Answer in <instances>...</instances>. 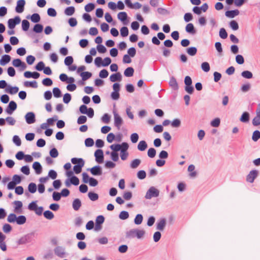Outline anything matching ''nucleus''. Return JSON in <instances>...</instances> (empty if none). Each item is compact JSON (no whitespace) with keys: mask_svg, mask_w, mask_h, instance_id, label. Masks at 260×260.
Listing matches in <instances>:
<instances>
[{"mask_svg":"<svg viewBox=\"0 0 260 260\" xmlns=\"http://www.w3.org/2000/svg\"><path fill=\"white\" fill-rule=\"evenodd\" d=\"M95 8V5L93 3H89L85 6V10L87 12L92 11Z\"/></svg>","mask_w":260,"mask_h":260,"instance_id":"nucleus-54","label":"nucleus"},{"mask_svg":"<svg viewBox=\"0 0 260 260\" xmlns=\"http://www.w3.org/2000/svg\"><path fill=\"white\" fill-rule=\"evenodd\" d=\"M148 145L145 141L142 140L139 142L138 145V149L141 151H143L147 148Z\"/></svg>","mask_w":260,"mask_h":260,"instance_id":"nucleus-27","label":"nucleus"},{"mask_svg":"<svg viewBox=\"0 0 260 260\" xmlns=\"http://www.w3.org/2000/svg\"><path fill=\"white\" fill-rule=\"evenodd\" d=\"M94 156L95 161L99 164L103 163L104 161V156L103 151L102 149H97L94 152Z\"/></svg>","mask_w":260,"mask_h":260,"instance_id":"nucleus-8","label":"nucleus"},{"mask_svg":"<svg viewBox=\"0 0 260 260\" xmlns=\"http://www.w3.org/2000/svg\"><path fill=\"white\" fill-rule=\"evenodd\" d=\"M219 35V37L223 39H225L228 37V33L224 28H221L220 29Z\"/></svg>","mask_w":260,"mask_h":260,"instance_id":"nucleus-51","label":"nucleus"},{"mask_svg":"<svg viewBox=\"0 0 260 260\" xmlns=\"http://www.w3.org/2000/svg\"><path fill=\"white\" fill-rule=\"evenodd\" d=\"M240 13L238 9L234 10H229L225 12V15L229 18H234L235 16L238 15Z\"/></svg>","mask_w":260,"mask_h":260,"instance_id":"nucleus-18","label":"nucleus"},{"mask_svg":"<svg viewBox=\"0 0 260 260\" xmlns=\"http://www.w3.org/2000/svg\"><path fill=\"white\" fill-rule=\"evenodd\" d=\"M44 216L47 219L51 220L52 219L54 215L53 213L50 211V210L45 211L43 213Z\"/></svg>","mask_w":260,"mask_h":260,"instance_id":"nucleus-38","label":"nucleus"},{"mask_svg":"<svg viewBox=\"0 0 260 260\" xmlns=\"http://www.w3.org/2000/svg\"><path fill=\"white\" fill-rule=\"evenodd\" d=\"M11 56L8 54L4 55L2 58L0 59V64L1 66H5L11 60Z\"/></svg>","mask_w":260,"mask_h":260,"instance_id":"nucleus-22","label":"nucleus"},{"mask_svg":"<svg viewBox=\"0 0 260 260\" xmlns=\"http://www.w3.org/2000/svg\"><path fill=\"white\" fill-rule=\"evenodd\" d=\"M166 225V220L165 218L161 219L157 223V227L156 229L159 231H163Z\"/></svg>","mask_w":260,"mask_h":260,"instance_id":"nucleus-24","label":"nucleus"},{"mask_svg":"<svg viewBox=\"0 0 260 260\" xmlns=\"http://www.w3.org/2000/svg\"><path fill=\"white\" fill-rule=\"evenodd\" d=\"M117 17L118 19L122 21L124 25L127 24V22H126L127 14L125 12H119L117 15Z\"/></svg>","mask_w":260,"mask_h":260,"instance_id":"nucleus-16","label":"nucleus"},{"mask_svg":"<svg viewBox=\"0 0 260 260\" xmlns=\"http://www.w3.org/2000/svg\"><path fill=\"white\" fill-rule=\"evenodd\" d=\"M75 9L73 6L67 7L64 10V14L68 16H72L74 14Z\"/></svg>","mask_w":260,"mask_h":260,"instance_id":"nucleus-32","label":"nucleus"},{"mask_svg":"<svg viewBox=\"0 0 260 260\" xmlns=\"http://www.w3.org/2000/svg\"><path fill=\"white\" fill-rule=\"evenodd\" d=\"M50 155L53 158H56L58 155V152L56 148H52L49 152Z\"/></svg>","mask_w":260,"mask_h":260,"instance_id":"nucleus-59","label":"nucleus"},{"mask_svg":"<svg viewBox=\"0 0 260 260\" xmlns=\"http://www.w3.org/2000/svg\"><path fill=\"white\" fill-rule=\"evenodd\" d=\"M94 144V141L92 138H88L85 140V145L86 147H91Z\"/></svg>","mask_w":260,"mask_h":260,"instance_id":"nucleus-62","label":"nucleus"},{"mask_svg":"<svg viewBox=\"0 0 260 260\" xmlns=\"http://www.w3.org/2000/svg\"><path fill=\"white\" fill-rule=\"evenodd\" d=\"M12 64L16 68L20 67V71H23L27 67L25 62L22 61L19 58L14 59L12 61Z\"/></svg>","mask_w":260,"mask_h":260,"instance_id":"nucleus-6","label":"nucleus"},{"mask_svg":"<svg viewBox=\"0 0 260 260\" xmlns=\"http://www.w3.org/2000/svg\"><path fill=\"white\" fill-rule=\"evenodd\" d=\"M159 191L153 186H151L147 190L145 196V199H150L153 197H157L159 196Z\"/></svg>","mask_w":260,"mask_h":260,"instance_id":"nucleus-3","label":"nucleus"},{"mask_svg":"<svg viewBox=\"0 0 260 260\" xmlns=\"http://www.w3.org/2000/svg\"><path fill=\"white\" fill-rule=\"evenodd\" d=\"M141 161L139 159H135L132 161L130 167L132 169H136L138 167V166L140 165Z\"/></svg>","mask_w":260,"mask_h":260,"instance_id":"nucleus-34","label":"nucleus"},{"mask_svg":"<svg viewBox=\"0 0 260 260\" xmlns=\"http://www.w3.org/2000/svg\"><path fill=\"white\" fill-rule=\"evenodd\" d=\"M13 204L15 205L14 211L17 213H21L22 207V203L19 201H15L13 202Z\"/></svg>","mask_w":260,"mask_h":260,"instance_id":"nucleus-17","label":"nucleus"},{"mask_svg":"<svg viewBox=\"0 0 260 260\" xmlns=\"http://www.w3.org/2000/svg\"><path fill=\"white\" fill-rule=\"evenodd\" d=\"M48 178H50L52 179H55L57 178V174L56 172L53 170H50L48 172L47 176Z\"/></svg>","mask_w":260,"mask_h":260,"instance_id":"nucleus-57","label":"nucleus"},{"mask_svg":"<svg viewBox=\"0 0 260 260\" xmlns=\"http://www.w3.org/2000/svg\"><path fill=\"white\" fill-rule=\"evenodd\" d=\"M236 61L239 64H242L244 62V58L242 55L238 54L236 56Z\"/></svg>","mask_w":260,"mask_h":260,"instance_id":"nucleus-58","label":"nucleus"},{"mask_svg":"<svg viewBox=\"0 0 260 260\" xmlns=\"http://www.w3.org/2000/svg\"><path fill=\"white\" fill-rule=\"evenodd\" d=\"M145 233V231L143 230L133 229L126 232L125 237L127 239H132L135 237L141 239L144 236Z\"/></svg>","mask_w":260,"mask_h":260,"instance_id":"nucleus-1","label":"nucleus"},{"mask_svg":"<svg viewBox=\"0 0 260 260\" xmlns=\"http://www.w3.org/2000/svg\"><path fill=\"white\" fill-rule=\"evenodd\" d=\"M17 220H16V222L17 224L22 225L24 224L26 221V218L24 215H19L17 217Z\"/></svg>","mask_w":260,"mask_h":260,"instance_id":"nucleus-30","label":"nucleus"},{"mask_svg":"<svg viewBox=\"0 0 260 260\" xmlns=\"http://www.w3.org/2000/svg\"><path fill=\"white\" fill-rule=\"evenodd\" d=\"M32 168L35 170L36 173L37 174H40L42 172V167L39 162L35 161L34 162Z\"/></svg>","mask_w":260,"mask_h":260,"instance_id":"nucleus-20","label":"nucleus"},{"mask_svg":"<svg viewBox=\"0 0 260 260\" xmlns=\"http://www.w3.org/2000/svg\"><path fill=\"white\" fill-rule=\"evenodd\" d=\"M122 79V76L120 73H116L115 74H112L110 77V80L112 82L116 81H120Z\"/></svg>","mask_w":260,"mask_h":260,"instance_id":"nucleus-19","label":"nucleus"},{"mask_svg":"<svg viewBox=\"0 0 260 260\" xmlns=\"http://www.w3.org/2000/svg\"><path fill=\"white\" fill-rule=\"evenodd\" d=\"M88 198L92 201H95L99 199V195L93 192H89L88 193Z\"/></svg>","mask_w":260,"mask_h":260,"instance_id":"nucleus-39","label":"nucleus"},{"mask_svg":"<svg viewBox=\"0 0 260 260\" xmlns=\"http://www.w3.org/2000/svg\"><path fill=\"white\" fill-rule=\"evenodd\" d=\"M143 219V217L142 215L141 214H138L136 215L134 219V222L136 224H140L142 222Z\"/></svg>","mask_w":260,"mask_h":260,"instance_id":"nucleus-44","label":"nucleus"},{"mask_svg":"<svg viewBox=\"0 0 260 260\" xmlns=\"http://www.w3.org/2000/svg\"><path fill=\"white\" fill-rule=\"evenodd\" d=\"M24 86L26 87H30L34 88L38 87L37 82L36 81H25L24 82Z\"/></svg>","mask_w":260,"mask_h":260,"instance_id":"nucleus-31","label":"nucleus"},{"mask_svg":"<svg viewBox=\"0 0 260 260\" xmlns=\"http://www.w3.org/2000/svg\"><path fill=\"white\" fill-rule=\"evenodd\" d=\"M21 21V19L19 16H15L14 18L9 19L8 21V27L10 29H13L15 26L19 24Z\"/></svg>","mask_w":260,"mask_h":260,"instance_id":"nucleus-5","label":"nucleus"},{"mask_svg":"<svg viewBox=\"0 0 260 260\" xmlns=\"http://www.w3.org/2000/svg\"><path fill=\"white\" fill-rule=\"evenodd\" d=\"M202 69L205 72H208L210 70L209 63L207 62H204L201 64Z\"/></svg>","mask_w":260,"mask_h":260,"instance_id":"nucleus-52","label":"nucleus"},{"mask_svg":"<svg viewBox=\"0 0 260 260\" xmlns=\"http://www.w3.org/2000/svg\"><path fill=\"white\" fill-rule=\"evenodd\" d=\"M241 76L246 79H251L253 77L252 73L249 71H244L241 73Z\"/></svg>","mask_w":260,"mask_h":260,"instance_id":"nucleus-37","label":"nucleus"},{"mask_svg":"<svg viewBox=\"0 0 260 260\" xmlns=\"http://www.w3.org/2000/svg\"><path fill=\"white\" fill-rule=\"evenodd\" d=\"M215 47L219 55L221 56L222 55L223 50L222 45L220 42H216L215 44Z\"/></svg>","mask_w":260,"mask_h":260,"instance_id":"nucleus-40","label":"nucleus"},{"mask_svg":"<svg viewBox=\"0 0 260 260\" xmlns=\"http://www.w3.org/2000/svg\"><path fill=\"white\" fill-rule=\"evenodd\" d=\"M40 76V73L37 72H31L30 71H26L24 73V76L26 78H32L38 79Z\"/></svg>","mask_w":260,"mask_h":260,"instance_id":"nucleus-15","label":"nucleus"},{"mask_svg":"<svg viewBox=\"0 0 260 260\" xmlns=\"http://www.w3.org/2000/svg\"><path fill=\"white\" fill-rule=\"evenodd\" d=\"M169 85L175 90L178 89V85L177 82L174 77H172L169 81Z\"/></svg>","mask_w":260,"mask_h":260,"instance_id":"nucleus-23","label":"nucleus"},{"mask_svg":"<svg viewBox=\"0 0 260 260\" xmlns=\"http://www.w3.org/2000/svg\"><path fill=\"white\" fill-rule=\"evenodd\" d=\"M249 120V114L247 112H244L240 118V121L243 122H247Z\"/></svg>","mask_w":260,"mask_h":260,"instance_id":"nucleus-36","label":"nucleus"},{"mask_svg":"<svg viewBox=\"0 0 260 260\" xmlns=\"http://www.w3.org/2000/svg\"><path fill=\"white\" fill-rule=\"evenodd\" d=\"M45 64L44 63L41 61L39 62L35 66V69L37 70L38 71H41L44 70L45 68Z\"/></svg>","mask_w":260,"mask_h":260,"instance_id":"nucleus-61","label":"nucleus"},{"mask_svg":"<svg viewBox=\"0 0 260 260\" xmlns=\"http://www.w3.org/2000/svg\"><path fill=\"white\" fill-rule=\"evenodd\" d=\"M25 119L27 124H32L36 121L35 114L32 112H29L26 113L25 116Z\"/></svg>","mask_w":260,"mask_h":260,"instance_id":"nucleus-11","label":"nucleus"},{"mask_svg":"<svg viewBox=\"0 0 260 260\" xmlns=\"http://www.w3.org/2000/svg\"><path fill=\"white\" fill-rule=\"evenodd\" d=\"M12 230V228L11 225L8 223H5L3 225V230L5 233H10Z\"/></svg>","mask_w":260,"mask_h":260,"instance_id":"nucleus-53","label":"nucleus"},{"mask_svg":"<svg viewBox=\"0 0 260 260\" xmlns=\"http://www.w3.org/2000/svg\"><path fill=\"white\" fill-rule=\"evenodd\" d=\"M42 84L46 86H51L53 84L52 80L49 78H46L43 80Z\"/></svg>","mask_w":260,"mask_h":260,"instance_id":"nucleus-56","label":"nucleus"},{"mask_svg":"<svg viewBox=\"0 0 260 260\" xmlns=\"http://www.w3.org/2000/svg\"><path fill=\"white\" fill-rule=\"evenodd\" d=\"M19 90V88L17 86L11 87L10 85L8 86V87L6 89V91L11 94H14L16 93Z\"/></svg>","mask_w":260,"mask_h":260,"instance_id":"nucleus-28","label":"nucleus"},{"mask_svg":"<svg viewBox=\"0 0 260 260\" xmlns=\"http://www.w3.org/2000/svg\"><path fill=\"white\" fill-rule=\"evenodd\" d=\"M54 251L55 255L57 256L60 258H63L65 256L66 252L64 248L58 246L54 248Z\"/></svg>","mask_w":260,"mask_h":260,"instance_id":"nucleus-13","label":"nucleus"},{"mask_svg":"<svg viewBox=\"0 0 260 260\" xmlns=\"http://www.w3.org/2000/svg\"><path fill=\"white\" fill-rule=\"evenodd\" d=\"M28 191L31 193H34L36 192L37 190V185L35 183L31 182L29 184L28 186Z\"/></svg>","mask_w":260,"mask_h":260,"instance_id":"nucleus-42","label":"nucleus"},{"mask_svg":"<svg viewBox=\"0 0 260 260\" xmlns=\"http://www.w3.org/2000/svg\"><path fill=\"white\" fill-rule=\"evenodd\" d=\"M185 30L187 32L194 35L196 33V30L194 27V25L192 23H188L186 25L185 27Z\"/></svg>","mask_w":260,"mask_h":260,"instance_id":"nucleus-21","label":"nucleus"},{"mask_svg":"<svg viewBox=\"0 0 260 260\" xmlns=\"http://www.w3.org/2000/svg\"><path fill=\"white\" fill-rule=\"evenodd\" d=\"M17 105L15 102L11 101L5 109V112L9 115L12 114L13 112L17 109Z\"/></svg>","mask_w":260,"mask_h":260,"instance_id":"nucleus-9","label":"nucleus"},{"mask_svg":"<svg viewBox=\"0 0 260 260\" xmlns=\"http://www.w3.org/2000/svg\"><path fill=\"white\" fill-rule=\"evenodd\" d=\"M128 217H129V214H128V212L125 211H121L119 215V218L122 220H125V219H127Z\"/></svg>","mask_w":260,"mask_h":260,"instance_id":"nucleus-48","label":"nucleus"},{"mask_svg":"<svg viewBox=\"0 0 260 260\" xmlns=\"http://www.w3.org/2000/svg\"><path fill=\"white\" fill-rule=\"evenodd\" d=\"M74 61V59L72 56H68L66 57L64 59V64L67 66H71Z\"/></svg>","mask_w":260,"mask_h":260,"instance_id":"nucleus-49","label":"nucleus"},{"mask_svg":"<svg viewBox=\"0 0 260 260\" xmlns=\"http://www.w3.org/2000/svg\"><path fill=\"white\" fill-rule=\"evenodd\" d=\"M148 156L150 158H153L156 155V150L153 148H150L147 152Z\"/></svg>","mask_w":260,"mask_h":260,"instance_id":"nucleus-60","label":"nucleus"},{"mask_svg":"<svg viewBox=\"0 0 260 260\" xmlns=\"http://www.w3.org/2000/svg\"><path fill=\"white\" fill-rule=\"evenodd\" d=\"M252 123L254 126H257L260 125V117L256 116L252 119Z\"/></svg>","mask_w":260,"mask_h":260,"instance_id":"nucleus-64","label":"nucleus"},{"mask_svg":"<svg viewBox=\"0 0 260 260\" xmlns=\"http://www.w3.org/2000/svg\"><path fill=\"white\" fill-rule=\"evenodd\" d=\"M259 139H260V132L256 130L253 133L252 139L253 141L256 142Z\"/></svg>","mask_w":260,"mask_h":260,"instance_id":"nucleus-50","label":"nucleus"},{"mask_svg":"<svg viewBox=\"0 0 260 260\" xmlns=\"http://www.w3.org/2000/svg\"><path fill=\"white\" fill-rule=\"evenodd\" d=\"M17 216L14 213L10 214L7 218V221L10 223H14L17 220Z\"/></svg>","mask_w":260,"mask_h":260,"instance_id":"nucleus-45","label":"nucleus"},{"mask_svg":"<svg viewBox=\"0 0 260 260\" xmlns=\"http://www.w3.org/2000/svg\"><path fill=\"white\" fill-rule=\"evenodd\" d=\"M27 19L30 18L31 21L34 23H38L41 20L40 16L38 13L33 14L30 17L29 16H27L26 17Z\"/></svg>","mask_w":260,"mask_h":260,"instance_id":"nucleus-25","label":"nucleus"},{"mask_svg":"<svg viewBox=\"0 0 260 260\" xmlns=\"http://www.w3.org/2000/svg\"><path fill=\"white\" fill-rule=\"evenodd\" d=\"M71 95L69 93H66L63 95V101L65 104H68L71 101Z\"/></svg>","mask_w":260,"mask_h":260,"instance_id":"nucleus-63","label":"nucleus"},{"mask_svg":"<svg viewBox=\"0 0 260 260\" xmlns=\"http://www.w3.org/2000/svg\"><path fill=\"white\" fill-rule=\"evenodd\" d=\"M134 73V69L132 67L127 68L124 72V75L125 77H130L133 76Z\"/></svg>","mask_w":260,"mask_h":260,"instance_id":"nucleus-29","label":"nucleus"},{"mask_svg":"<svg viewBox=\"0 0 260 260\" xmlns=\"http://www.w3.org/2000/svg\"><path fill=\"white\" fill-rule=\"evenodd\" d=\"M43 30V26L41 24H36L34 28L32 29V30L35 32L36 33H41L42 32Z\"/></svg>","mask_w":260,"mask_h":260,"instance_id":"nucleus-33","label":"nucleus"},{"mask_svg":"<svg viewBox=\"0 0 260 260\" xmlns=\"http://www.w3.org/2000/svg\"><path fill=\"white\" fill-rule=\"evenodd\" d=\"M120 31V35L122 37H126L128 35V28L126 26H123L121 27Z\"/></svg>","mask_w":260,"mask_h":260,"instance_id":"nucleus-46","label":"nucleus"},{"mask_svg":"<svg viewBox=\"0 0 260 260\" xmlns=\"http://www.w3.org/2000/svg\"><path fill=\"white\" fill-rule=\"evenodd\" d=\"M72 164L76 165L73 167V170L76 174H79L82 171V168L84 166L85 161L82 158L74 157L71 159Z\"/></svg>","mask_w":260,"mask_h":260,"instance_id":"nucleus-2","label":"nucleus"},{"mask_svg":"<svg viewBox=\"0 0 260 260\" xmlns=\"http://www.w3.org/2000/svg\"><path fill=\"white\" fill-rule=\"evenodd\" d=\"M73 208L75 211H78L81 206V202L80 199H76L73 202Z\"/></svg>","mask_w":260,"mask_h":260,"instance_id":"nucleus-26","label":"nucleus"},{"mask_svg":"<svg viewBox=\"0 0 260 260\" xmlns=\"http://www.w3.org/2000/svg\"><path fill=\"white\" fill-rule=\"evenodd\" d=\"M25 5V0H18L17 2V5L15 8V11L17 13H21L23 12L24 6Z\"/></svg>","mask_w":260,"mask_h":260,"instance_id":"nucleus-14","label":"nucleus"},{"mask_svg":"<svg viewBox=\"0 0 260 260\" xmlns=\"http://www.w3.org/2000/svg\"><path fill=\"white\" fill-rule=\"evenodd\" d=\"M230 26L234 30H237L239 29V25L237 22L235 20H232L230 22Z\"/></svg>","mask_w":260,"mask_h":260,"instance_id":"nucleus-55","label":"nucleus"},{"mask_svg":"<svg viewBox=\"0 0 260 260\" xmlns=\"http://www.w3.org/2000/svg\"><path fill=\"white\" fill-rule=\"evenodd\" d=\"M87 171H89L91 174L94 176H101L102 175V169L100 166H95L91 168L87 169Z\"/></svg>","mask_w":260,"mask_h":260,"instance_id":"nucleus-10","label":"nucleus"},{"mask_svg":"<svg viewBox=\"0 0 260 260\" xmlns=\"http://www.w3.org/2000/svg\"><path fill=\"white\" fill-rule=\"evenodd\" d=\"M31 234H26L21 238H20L19 240L17 241V243L18 245L25 244L27 243H29L31 241Z\"/></svg>","mask_w":260,"mask_h":260,"instance_id":"nucleus-12","label":"nucleus"},{"mask_svg":"<svg viewBox=\"0 0 260 260\" xmlns=\"http://www.w3.org/2000/svg\"><path fill=\"white\" fill-rule=\"evenodd\" d=\"M30 24L27 20H23L22 21V29L23 31H27L29 29Z\"/></svg>","mask_w":260,"mask_h":260,"instance_id":"nucleus-43","label":"nucleus"},{"mask_svg":"<svg viewBox=\"0 0 260 260\" xmlns=\"http://www.w3.org/2000/svg\"><path fill=\"white\" fill-rule=\"evenodd\" d=\"M186 51L189 55L194 56L197 54V49L195 47H191L188 48Z\"/></svg>","mask_w":260,"mask_h":260,"instance_id":"nucleus-41","label":"nucleus"},{"mask_svg":"<svg viewBox=\"0 0 260 260\" xmlns=\"http://www.w3.org/2000/svg\"><path fill=\"white\" fill-rule=\"evenodd\" d=\"M258 171L253 170L250 171L249 173L246 176V181L250 183H253L254 179L258 176Z\"/></svg>","mask_w":260,"mask_h":260,"instance_id":"nucleus-7","label":"nucleus"},{"mask_svg":"<svg viewBox=\"0 0 260 260\" xmlns=\"http://www.w3.org/2000/svg\"><path fill=\"white\" fill-rule=\"evenodd\" d=\"M53 94L54 97L58 98L61 96V92L60 89L58 87H54L53 89Z\"/></svg>","mask_w":260,"mask_h":260,"instance_id":"nucleus-47","label":"nucleus"},{"mask_svg":"<svg viewBox=\"0 0 260 260\" xmlns=\"http://www.w3.org/2000/svg\"><path fill=\"white\" fill-rule=\"evenodd\" d=\"M114 125L119 130L121 125L123 124V120L119 114L115 111H113Z\"/></svg>","mask_w":260,"mask_h":260,"instance_id":"nucleus-4","label":"nucleus"},{"mask_svg":"<svg viewBox=\"0 0 260 260\" xmlns=\"http://www.w3.org/2000/svg\"><path fill=\"white\" fill-rule=\"evenodd\" d=\"M83 81H86L92 76V74L89 72H84L80 73Z\"/></svg>","mask_w":260,"mask_h":260,"instance_id":"nucleus-35","label":"nucleus"}]
</instances>
